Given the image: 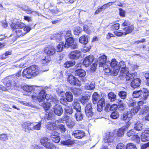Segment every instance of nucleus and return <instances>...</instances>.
I'll list each match as a JSON object with an SVG mask.
<instances>
[{"label":"nucleus","instance_id":"obj_1","mask_svg":"<svg viewBox=\"0 0 149 149\" xmlns=\"http://www.w3.org/2000/svg\"><path fill=\"white\" fill-rule=\"evenodd\" d=\"M45 91L42 89L38 93L34 92L31 95V97L34 102L38 101L40 105L43 107L45 110H48L50 108V104L45 101Z\"/></svg>","mask_w":149,"mask_h":149},{"label":"nucleus","instance_id":"obj_2","mask_svg":"<svg viewBox=\"0 0 149 149\" xmlns=\"http://www.w3.org/2000/svg\"><path fill=\"white\" fill-rule=\"evenodd\" d=\"M10 26L15 32V35L17 37L23 36L29 32L31 28L29 26H26L25 24L19 21H17L16 23L12 22Z\"/></svg>","mask_w":149,"mask_h":149},{"label":"nucleus","instance_id":"obj_3","mask_svg":"<svg viewBox=\"0 0 149 149\" xmlns=\"http://www.w3.org/2000/svg\"><path fill=\"white\" fill-rule=\"evenodd\" d=\"M39 73L40 70L38 66L33 65L24 70L22 76L27 78H30L32 76H35Z\"/></svg>","mask_w":149,"mask_h":149},{"label":"nucleus","instance_id":"obj_4","mask_svg":"<svg viewBox=\"0 0 149 149\" xmlns=\"http://www.w3.org/2000/svg\"><path fill=\"white\" fill-rule=\"evenodd\" d=\"M22 76L21 74V72H18L16 74L13 75L10 79L7 81L5 85L8 89H13V87L14 89L16 88L15 87H19V85H18V80L17 79H22Z\"/></svg>","mask_w":149,"mask_h":149},{"label":"nucleus","instance_id":"obj_5","mask_svg":"<svg viewBox=\"0 0 149 149\" xmlns=\"http://www.w3.org/2000/svg\"><path fill=\"white\" fill-rule=\"evenodd\" d=\"M132 95L135 98H139L142 100H146L149 97V91L147 89L143 88L134 91Z\"/></svg>","mask_w":149,"mask_h":149},{"label":"nucleus","instance_id":"obj_6","mask_svg":"<svg viewBox=\"0 0 149 149\" xmlns=\"http://www.w3.org/2000/svg\"><path fill=\"white\" fill-rule=\"evenodd\" d=\"M107 65L111 67L113 69V71L114 76H116L118 74L119 70V65H117V62L115 59H112L110 62V61H107Z\"/></svg>","mask_w":149,"mask_h":149},{"label":"nucleus","instance_id":"obj_7","mask_svg":"<svg viewBox=\"0 0 149 149\" xmlns=\"http://www.w3.org/2000/svg\"><path fill=\"white\" fill-rule=\"evenodd\" d=\"M134 29V27L133 26H131L124 28L122 31H120V32H115L114 33L116 36H121L131 33Z\"/></svg>","mask_w":149,"mask_h":149},{"label":"nucleus","instance_id":"obj_8","mask_svg":"<svg viewBox=\"0 0 149 149\" xmlns=\"http://www.w3.org/2000/svg\"><path fill=\"white\" fill-rule=\"evenodd\" d=\"M67 81L72 85L80 86L81 85V81L77 78L72 75H69L68 76L67 79Z\"/></svg>","mask_w":149,"mask_h":149},{"label":"nucleus","instance_id":"obj_9","mask_svg":"<svg viewBox=\"0 0 149 149\" xmlns=\"http://www.w3.org/2000/svg\"><path fill=\"white\" fill-rule=\"evenodd\" d=\"M38 88L39 87L36 86H25L23 87V89L24 91L27 93L26 94H24V95L29 96L33 90L35 91V89L36 90H38Z\"/></svg>","mask_w":149,"mask_h":149},{"label":"nucleus","instance_id":"obj_10","mask_svg":"<svg viewBox=\"0 0 149 149\" xmlns=\"http://www.w3.org/2000/svg\"><path fill=\"white\" fill-rule=\"evenodd\" d=\"M114 138V134L113 133L108 132L107 133L103 138L104 142L109 143L113 142Z\"/></svg>","mask_w":149,"mask_h":149},{"label":"nucleus","instance_id":"obj_11","mask_svg":"<svg viewBox=\"0 0 149 149\" xmlns=\"http://www.w3.org/2000/svg\"><path fill=\"white\" fill-rule=\"evenodd\" d=\"M85 112L86 116L88 118H92L93 115L92 111V104L91 103L88 104L86 107Z\"/></svg>","mask_w":149,"mask_h":149},{"label":"nucleus","instance_id":"obj_12","mask_svg":"<svg viewBox=\"0 0 149 149\" xmlns=\"http://www.w3.org/2000/svg\"><path fill=\"white\" fill-rule=\"evenodd\" d=\"M51 139L55 143H58L60 140L59 134L57 132L53 131L51 133Z\"/></svg>","mask_w":149,"mask_h":149},{"label":"nucleus","instance_id":"obj_13","mask_svg":"<svg viewBox=\"0 0 149 149\" xmlns=\"http://www.w3.org/2000/svg\"><path fill=\"white\" fill-rule=\"evenodd\" d=\"M22 127L26 132H29L32 131V123L29 122L23 123L22 124Z\"/></svg>","mask_w":149,"mask_h":149},{"label":"nucleus","instance_id":"obj_14","mask_svg":"<svg viewBox=\"0 0 149 149\" xmlns=\"http://www.w3.org/2000/svg\"><path fill=\"white\" fill-rule=\"evenodd\" d=\"M54 113L58 116H61L63 113V109L61 106L58 104H56L53 108Z\"/></svg>","mask_w":149,"mask_h":149},{"label":"nucleus","instance_id":"obj_15","mask_svg":"<svg viewBox=\"0 0 149 149\" xmlns=\"http://www.w3.org/2000/svg\"><path fill=\"white\" fill-rule=\"evenodd\" d=\"M94 58L93 55H90L86 57L84 60L83 64L86 67L89 66L93 62Z\"/></svg>","mask_w":149,"mask_h":149},{"label":"nucleus","instance_id":"obj_16","mask_svg":"<svg viewBox=\"0 0 149 149\" xmlns=\"http://www.w3.org/2000/svg\"><path fill=\"white\" fill-rule=\"evenodd\" d=\"M72 135L75 138L81 139L85 136V133L82 131L77 130L72 132Z\"/></svg>","mask_w":149,"mask_h":149},{"label":"nucleus","instance_id":"obj_17","mask_svg":"<svg viewBox=\"0 0 149 149\" xmlns=\"http://www.w3.org/2000/svg\"><path fill=\"white\" fill-rule=\"evenodd\" d=\"M120 77H125V78L127 80H129L131 79H132L134 78V75L132 73L130 74L129 73L128 69L127 70V71H124V72L122 73H120Z\"/></svg>","mask_w":149,"mask_h":149},{"label":"nucleus","instance_id":"obj_18","mask_svg":"<svg viewBox=\"0 0 149 149\" xmlns=\"http://www.w3.org/2000/svg\"><path fill=\"white\" fill-rule=\"evenodd\" d=\"M81 55V52L78 50L74 51L71 52L69 55L70 58L72 59H77Z\"/></svg>","mask_w":149,"mask_h":149},{"label":"nucleus","instance_id":"obj_19","mask_svg":"<svg viewBox=\"0 0 149 149\" xmlns=\"http://www.w3.org/2000/svg\"><path fill=\"white\" fill-rule=\"evenodd\" d=\"M44 52L46 53L47 56L53 55L56 52L55 49L53 47L49 46L44 49Z\"/></svg>","mask_w":149,"mask_h":149},{"label":"nucleus","instance_id":"obj_20","mask_svg":"<svg viewBox=\"0 0 149 149\" xmlns=\"http://www.w3.org/2000/svg\"><path fill=\"white\" fill-rule=\"evenodd\" d=\"M142 141L146 142L149 141V130H146L142 133L141 136Z\"/></svg>","mask_w":149,"mask_h":149},{"label":"nucleus","instance_id":"obj_21","mask_svg":"<svg viewBox=\"0 0 149 149\" xmlns=\"http://www.w3.org/2000/svg\"><path fill=\"white\" fill-rule=\"evenodd\" d=\"M98 59L100 61L99 62V66L102 67L103 66L107 65V61H106L107 60V56L105 55H104L100 57Z\"/></svg>","mask_w":149,"mask_h":149},{"label":"nucleus","instance_id":"obj_22","mask_svg":"<svg viewBox=\"0 0 149 149\" xmlns=\"http://www.w3.org/2000/svg\"><path fill=\"white\" fill-rule=\"evenodd\" d=\"M74 73L76 76H78L79 77H84L86 75V73L85 71L82 69H78L76 70Z\"/></svg>","mask_w":149,"mask_h":149},{"label":"nucleus","instance_id":"obj_23","mask_svg":"<svg viewBox=\"0 0 149 149\" xmlns=\"http://www.w3.org/2000/svg\"><path fill=\"white\" fill-rule=\"evenodd\" d=\"M141 80L139 78L134 79L131 82V86L133 88L138 87L140 85Z\"/></svg>","mask_w":149,"mask_h":149},{"label":"nucleus","instance_id":"obj_24","mask_svg":"<svg viewBox=\"0 0 149 149\" xmlns=\"http://www.w3.org/2000/svg\"><path fill=\"white\" fill-rule=\"evenodd\" d=\"M41 63L44 65L48 64L51 61V58L49 56L41 57Z\"/></svg>","mask_w":149,"mask_h":149},{"label":"nucleus","instance_id":"obj_25","mask_svg":"<svg viewBox=\"0 0 149 149\" xmlns=\"http://www.w3.org/2000/svg\"><path fill=\"white\" fill-rule=\"evenodd\" d=\"M41 121H40L38 123H32V131L40 130L41 128Z\"/></svg>","mask_w":149,"mask_h":149},{"label":"nucleus","instance_id":"obj_26","mask_svg":"<svg viewBox=\"0 0 149 149\" xmlns=\"http://www.w3.org/2000/svg\"><path fill=\"white\" fill-rule=\"evenodd\" d=\"M46 127L47 129L52 131L55 130L56 128V124L54 122L47 123L46 125Z\"/></svg>","mask_w":149,"mask_h":149},{"label":"nucleus","instance_id":"obj_27","mask_svg":"<svg viewBox=\"0 0 149 149\" xmlns=\"http://www.w3.org/2000/svg\"><path fill=\"white\" fill-rule=\"evenodd\" d=\"M66 42L65 43L64 47L68 48L70 47L71 45H72L74 42V40L72 37H69V38L66 39Z\"/></svg>","mask_w":149,"mask_h":149},{"label":"nucleus","instance_id":"obj_28","mask_svg":"<svg viewBox=\"0 0 149 149\" xmlns=\"http://www.w3.org/2000/svg\"><path fill=\"white\" fill-rule=\"evenodd\" d=\"M134 129L137 131H141L144 128L143 125L140 121H138L134 124Z\"/></svg>","mask_w":149,"mask_h":149},{"label":"nucleus","instance_id":"obj_29","mask_svg":"<svg viewBox=\"0 0 149 149\" xmlns=\"http://www.w3.org/2000/svg\"><path fill=\"white\" fill-rule=\"evenodd\" d=\"M74 143V140H72L70 139L65 140L62 141L61 142V143L62 145L67 146H71Z\"/></svg>","mask_w":149,"mask_h":149},{"label":"nucleus","instance_id":"obj_30","mask_svg":"<svg viewBox=\"0 0 149 149\" xmlns=\"http://www.w3.org/2000/svg\"><path fill=\"white\" fill-rule=\"evenodd\" d=\"M118 65H119V69L120 68H121L120 73H122L123 72H124V71L126 72L127 70L128 69L126 67V65L123 61L120 62Z\"/></svg>","mask_w":149,"mask_h":149},{"label":"nucleus","instance_id":"obj_31","mask_svg":"<svg viewBox=\"0 0 149 149\" xmlns=\"http://www.w3.org/2000/svg\"><path fill=\"white\" fill-rule=\"evenodd\" d=\"M83 115L81 111L77 112L74 113V117L77 121H81L83 119Z\"/></svg>","mask_w":149,"mask_h":149},{"label":"nucleus","instance_id":"obj_32","mask_svg":"<svg viewBox=\"0 0 149 149\" xmlns=\"http://www.w3.org/2000/svg\"><path fill=\"white\" fill-rule=\"evenodd\" d=\"M84 88L87 90H91L95 88V84L94 82H87L84 86Z\"/></svg>","mask_w":149,"mask_h":149},{"label":"nucleus","instance_id":"obj_33","mask_svg":"<svg viewBox=\"0 0 149 149\" xmlns=\"http://www.w3.org/2000/svg\"><path fill=\"white\" fill-rule=\"evenodd\" d=\"M88 36H83L80 37L79 39V42L83 44H86L88 42Z\"/></svg>","mask_w":149,"mask_h":149},{"label":"nucleus","instance_id":"obj_34","mask_svg":"<svg viewBox=\"0 0 149 149\" xmlns=\"http://www.w3.org/2000/svg\"><path fill=\"white\" fill-rule=\"evenodd\" d=\"M132 117V114L129 111L124 112L123 115V120H129Z\"/></svg>","mask_w":149,"mask_h":149},{"label":"nucleus","instance_id":"obj_35","mask_svg":"<svg viewBox=\"0 0 149 149\" xmlns=\"http://www.w3.org/2000/svg\"><path fill=\"white\" fill-rule=\"evenodd\" d=\"M73 105L74 109L76 110L77 112L81 111V107L77 100L74 101Z\"/></svg>","mask_w":149,"mask_h":149},{"label":"nucleus","instance_id":"obj_36","mask_svg":"<svg viewBox=\"0 0 149 149\" xmlns=\"http://www.w3.org/2000/svg\"><path fill=\"white\" fill-rule=\"evenodd\" d=\"M63 38V34L56 33L53 35L52 38L57 41H59Z\"/></svg>","mask_w":149,"mask_h":149},{"label":"nucleus","instance_id":"obj_37","mask_svg":"<svg viewBox=\"0 0 149 149\" xmlns=\"http://www.w3.org/2000/svg\"><path fill=\"white\" fill-rule=\"evenodd\" d=\"M102 67H103V70L104 71L105 73L107 74L109 73H113V69L112 68L110 69V67L109 66H108V64L104 65Z\"/></svg>","mask_w":149,"mask_h":149},{"label":"nucleus","instance_id":"obj_38","mask_svg":"<svg viewBox=\"0 0 149 149\" xmlns=\"http://www.w3.org/2000/svg\"><path fill=\"white\" fill-rule=\"evenodd\" d=\"M125 131L121 127L116 130V134L118 137H122Z\"/></svg>","mask_w":149,"mask_h":149},{"label":"nucleus","instance_id":"obj_39","mask_svg":"<svg viewBox=\"0 0 149 149\" xmlns=\"http://www.w3.org/2000/svg\"><path fill=\"white\" fill-rule=\"evenodd\" d=\"M75 63V61H68L64 64L63 66L65 68H68L73 66Z\"/></svg>","mask_w":149,"mask_h":149},{"label":"nucleus","instance_id":"obj_40","mask_svg":"<svg viewBox=\"0 0 149 149\" xmlns=\"http://www.w3.org/2000/svg\"><path fill=\"white\" fill-rule=\"evenodd\" d=\"M72 91L76 96L80 95L82 92V91L79 88H73L72 89Z\"/></svg>","mask_w":149,"mask_h":149},{"label":"nucleus","instance_id":"obj_41","mask_svg":"<svg viewBox=\"0 0 149 149\" xmlns=\"http://www.w3.org/2000/svg\"><path fill=\"white\" fill-rule=\"evenodd\" d=\"M64 45L65 44L63 42H60L57 46V52H61L63 50V47H64Z\"/></svg>","mask_w":149,"mask_h":149},{"label":"nucleus","instance_id":"obj_42","mask_svg":"<svg viewBox=\"0 0 149 149\" xmlns=\"http://www.w3.org/2000/svg\"><path fill=\"white\" fill-rule=\"evenodd\" d=\"M66 99L68 102H71L73 100V97L72 94L69 92H67L65 94Z\"/></svg>","mask_w":149,"mask_h":149},{"label":"nucleus","instance_id":"obj_43","mask_svg":"<svg viewBox=\"0 0 149 149\" xmlns=\"http://www.w3.org/2000/svg\"><path fill=\"white\" fill-rule=\"evenodd\" d=\"M100 97V95L96 92L94 93L92 95L93 102L94 104L96 103L97 101Z\"/></svg>","mask_w":149,"mask_h":149},{"label":"nucleus","instance_id":"obj_44","mask_svg":"<svg viewBox=\"0 0 149 149\" xmlns=\"http://www.w3.org/2000/svg\"><path fill=\"white\" fill-rule=\"evenodd\" d=\"M108 97L111 102L114 101L116 99V95L113 92L109 93L108 95Z\"/></svg>","mask_w":149,"mask_h":149},{"label":"nucleus","instance_id":"obj_45","mask_svg":"<svg viewBox=\"0 0 149 149\" xmlns=\"http://www.w3.org/2000/svg\"><path fill=\"white\" fill-rule=\"evenodd\" d=\"M62 34L64 35L65 40L69 38V37H71V31L70 30H68L67 31H65Z\"/></svg>","mask_w":149,"mask_h":149},{"label":"nucleus","instance_id":"obj_46","mask_svg":"<svg viewBox=\"0 0 149 149\" xmlns=\"http://www.w3.org/2000/svg\"><path fill=\"white\" fill-rule=\"evenodd\" d=\"M65 110L66 113L70 114L73 113L72 108L70 106H65Z\"/></svg>","mask_w":149,"mask_h":149},{"label":"nucleus","instance_id":"obj_47","mask_svg":"<svg viewBox=\"0 0 149 149\" xmlns=\"http://www.w3.org/2000/svg\"><path fill=\"white\" fill-rule=\"evenodd\" d=\"M119 96L122 99H125L127 97V93L124 91H120L118 93Z\"/></svg>","mask_w":149,"mask_h":149},{"label":"nucleus","instance_id":"obj_48","mask_svg":"<svg viewBox=\"0 0 149 149\" xmlns=\"http://www.w3.org/2000/svg\"><path fill=\"white\" fill-rule=\"evenodd\" d=\"M128 101V103L130 106L134 107L136 105V103L135 101L133 100L132 98H129L127 99Z\"/></svg>","mask_w":149,"mask_h":149},{"label":"nucleus","instance_id":"obj_49","mask_svg":"<svg viewBox=\"0 0 149 149\" xmlns=\"http://www.w3.org/2000/svg\"><path fill=\"white\" fill-rule=\"evenodd\" d=\"M119 114L118 112L114 111L110 115L111 117L113 119H116L118 118Z\"/></svg>","mask_w":149,"mask_h":149},{"label":"nucleus","instance_id":"obj_50","mask_svg":"<svg viewBox=\"0 0 149 149\" xmlns=\"http://www.w3.org/2000/svg\"><path fill=\"white\" fill-rule=\"evenodd\" d=\"M126 148V149H136L135 145L132 143L127 144Z\"/></svg>","mask_w":149,"mask_h":149},{"label":"nucleus","instance_id":"obj_51","mask_svg":"<svg viewBox=\"0 0 149 149\" xmlns=\"http://www.w3.org/2000/svg\"><path fill=\"white\" fill-rule=\"evenodd\" d=\"M88 100V97L87 96H84L82 97L80 102L83 104H84L87 102Z\"/></svg>","mask_w":149,"mask_h":149},{"label":"nucleus","instance_id":"obj_52","mask_svg":"<svg viewBox=\"0 0 149 149\" xmlns=\"http://www.w3.org/2000/svg\"><path fill=\"white\" fill-rule=\"evenodd\" d=\"M114 3V2H109L104 4L101 7H102L103 10H104L110 6H111Z\"/></svg>","mask_w":149,"mask_h":149},{"label":"nucleus","instance_id":"obj_53","mask_svg":"<svg viewBox=\"0 0 149 149\" xmlns=\"http://www.w3.org/2000/svg\"><path fill=\"white\" fill-rule=\"evenodd\" d=\"M66 124L67 126H68L69 128H72L74 125L75 123L73 121H72L70 120H69L67 122Z\"/></svg>","mask_w":149,"mask_h":149},{"label":"nucleus","instance_id":"obj_54","mask_svg":"<svg viewBox=\"0 0 149 149\" xmlns=\"http://www.w3.org/2000/svg\"><path fill=\"white\" fill-rule=\"evenodd\" d=\"M139 109V107H133L131 109V111H129V112H130L132 114V116L133 115H134L135 113H137Z\"/></svg>","mask_w":149,"mask_h":149},{"label":"nucleus","instance_id":"obj_55","mask_svg":"<svg viewBox=\"0 0 149 149\" xmlns=\"http://www.w3.org/2000/svg\"><path fill=\"white\" fill-rule=\"evenodd\" d=\"M81 31V29L79 26H77L74 29V33L76 35H78Z\"/></svg>","mask_w":149,"mask_h":149},{"label":"nucleus","instance_id":"obj_56","mask_svg":"<svg viewBox=\"0 0 149 149\" xmlns=\"http://www.w3.org/2000/svg\"><path fill=\"white\" fill-rule=\"evenodd\" d=\"M11 52L10 51H7L4 54H3L1 58L2 59H5L7 56L9 55H11Z\"/></svg>","mask_w":149,"mask_h":149},{"label":"nucleus","instance_id":"obj_57","mask_svg":"<svg viewBox=\"0 0 149 149\" xmlns=\"http://www.w3.org/2000/svg\"><path fill=\"white\" fill-rule=\"evenodd\" d=\"M149 108L146 105L143 106L141 109V112L142 113H146L149 110Z\"/></svg>","mask_w":149,"mask_h":149},{"label":"nucleus","instance_id":"obj_58","mask_svg":"<svg viewBox=\"0 0 149 149\" xmlns=\"http://www.w3.org/2000/svg\"><path fill=\"white\" fill-rule=\"evenodd\" d=\"M132 139L135 141L136 142L139 143L140 141V139L139 136L138 135L134 134L133 135Z\"/></svg>","mask_w":149,"mask_h":149},{"label":"nucleus","instance_id":"obj_59","mask_svg":"<svg viewBox=\"0 0 149 149\" xmlns=\"http://www.w3.org/2000/svg\"><path fill=\"white\" fill-rule=\"evenodd\" d=\"M105 99L102 98L100 99L98 101L97 104L104 106L105 105Z\"/></svg>","mask_w":149,"mask_h":149},{"label":"nucleus","instance_id":"obj_60","mask_svg":"<svg viewBox=\"0 0 149 149\" xmlns=\"http://www.w3.org/2000/svg\"><path fill=\"white\" fill-rule=\"evenodd\" d=\"M126 147L124 144L120 143L118 144L116 147V149H125Z\"/></svg>","mask_w":149,"mask_h":149},{"label":"nucleus","instance_id":"obj_61","mask_svg":"<svg viewBox=\"0 0 149 149\" xmlns=\"http://www.w3.org/2000/svg\"><path fill=\"white\" fill-rule=\"evenodd\" d=\"M0 139L3 141H6L8 139V136L6 134L0 135Z\"/></svg>","mask_w":149,"mask_h":149},{"label":"nucleus","instance_id":"obj_62","mask_svg":"<svg viewBox=\"0 0 149 149\" xmlns=\"http://www.w3.org/2000/svg\"><path fill=\"white\" fill-rule=\"evenodd\" d=\"M58 128L60 129L62 132H64L66 131V129L65 126L61 124L58 125Z\"/></svg>","mask_w":149,"mask_h":149},{"label":"nucleus","instance_id":"obj_63","mask_svg":"<svg viewBox=\"0 0 149 149\" xmlns=\"http://www.w3.org/2000/svg\"><path fill=\"white\" fill-rule=\"evenodd\" d=\"M84 30L87 33H90L91 32V30L87 25H85L84 26Z\"/></svg>","mask_w":149,"mask_h":149},{"label":"nucleus","instance_id":"obj_64","mask_svg":"<svg viewBox=\"0 0 149 149\" xmlns=\"http://www.w3.org/2000/svg\"><path fill=\"white\" fill-rule=\"evenodd\" d=\"M54 114L51 112L48 113L47 119L48 120H52L54 118Z\"/></svg>","mask_w":149,"mask_h":149}]
</instances>
